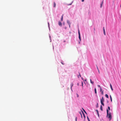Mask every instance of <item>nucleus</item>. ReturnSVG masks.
Returning <instances> with one entry per match:
<instances>
[{
	"mask_svg": "<svg viewBox=\"0 0 121 121\" xmlns=\"http://www.w3.org/2000/svg\"><path fill=\"white\" fill-rule=\"evenodd\" d=\"M108 109H107V117H108L109 118V120H111L112 118V116L110 112H109V113L108 110H110V108L108 106Z\"/></svg>",
	"mask_w": 121,
	"mask_h": 121,
	"instance_id": "nucleus-1",
	"label": "nucleus"
},
{
	"mask_svg": "<svg viewBox=\"0 0 121 121\" xmlns=\"http://www.w3.org/2000/svg\"><path fill=\"white\" fill-rule=\"evenodd\" d=\"M78 37L79 38L80 40V41L79 42V43H80V42L81 41V36H80V32L79 31V30H78Z\"/></svg>",
	"mask_w": 121,
	"mask_h": 121,
	"instance_id": "nucleus-2",
	"label": "nucleus"
},
{
	"mask_svg": "<svg viewBox=\"0 0 121 121\" xmlns=\"http://www.w3.org/2000/svg\"><path fill=\"white\" fill-rule=\"evenodd\" d=\"M58 25L60 27L62 26V23L60 21H59L58 22Z\"/></svg>",
	"mask_w": 121,
	"mask_h": 121,
	"instance_id": "nucleus-3",
	"label": "nucleus"
},
{
	"mask_svg": "<svg viewBox=\"0 0 121 121\" xmlns=\"http://www.w3.org/2000/svg\"><path fill=\"white\" fill-rule=\"evenodd\" d=\"M67 22L69 25L70 24H71L70 21L69 20H67Z\"/></svg>",
	"mask_w": 121,
	"mask_h": 121,
	"instance_id": "nucleus-4",
	"label": "nucleus"
},
{
	"mask_svg": "<svg viewBox=\"0 0 121 121\" xmlns=\"http://www.w3.org/2000/svg\"><path fill=\"white\" fill-rule=\"evenodd\" d=\"M73 83H72L70 85V88H71V89H72V87L73 86Z\"/></svg>",
	"mask_w": 121,
	"mask_h": 121,
	"instance_id": "nucleus-5",
	"label": "nucleus"
},
{
	"mask_svg": "<svg viewBox=\"0 0 121 121\" xmlns=\"http://www.w3.org/2000/svg\"><path fill=\"white\" fill-rule=\"evenodd\" d=\"M96 112H97V114L98 115V117H99V111H98V110H96Z\"/></svg>",
	"mask_w": 121,
	"mask_h": 121,
	"instance_id": "nucleus-6",
	"label": "nucleus"
},
{
	"mask_svg": "<svg viewBox=\"0 0 121 121\" xmlns=\"http://www.w3.org/2000/svg\"><path fill=\"white\" fill-rule=\"evenodd\" d=\"M103 3V1L101 2V3L100 4V8H101L102 7V4Z\"/></svg>",
	"mask_w": 121,
	"mask_h": 121,
	"instance_id": "nucleus-7",
	"label": "nucleus"
},
{
	"mask_svg": "<svg viewBox=\"0 0 121 121\" xmlns=\"http://www.w3.org/2000/svg\"><path fill=\"white\" fill-rule=\"evenodd\" d=\"M101 101L102 102H103L104 101V99L103 97H102V98L101 99L100 102Z\"/></svg>",
	"mask_w": 121,
	"mask_h": 121,
	"instance_id": "nucleus-8",
	"label": "nucleus"
},
{
	"mask_svg": "<svg viewBox=\"0 0 121 121\" xmlns=\"http://www.w3.org/2000/svg\"><path fill=\"white\" fill-rule=\"evenodd\" d=\"M110 86L111 90H112V91H113V89L112 88V86L111 84H110Z\"/></svg>",
	"mask_w": 121,
	"mask_h": 121,
	"instance_id": "nucleus-9",
	"label": "nucleus"
},
{
	"mask_svg": "<svg viewBox=\"0 0 121 121\" xmlns=\"http://www.w3.org/2000/svg\"><path fill=\"white\" fill-rule=\"evenodd\" d=\"M90 81L91 83L92 84H93L94 83V82L93 81H92L91 80V79H90Z\"/></svg>",
	"mask_w": 121,
	"mask_h": 121,
	"instance_id": "nucleus-10",
	"label": "nucleus"
},
{
	"mask_svg": "<svg viewBox=\"0 0 121 121\" xmlns=\"http://www.w3.org/2000/svg\"><path fill=\"white\" fill-rule=\"evenodd\" d=\"M56 6V4L55 2H54L53 3V7H55Z\"/></svg>",
	"mask_w": 121,
	"mask_h": 121,
	"instance_id": "nucleus-11",
	"label": "nucleus"
},
{
	"mask_svg": "<svg viewBox=\"0 0 121 121\" xmlns=\"http://www.w3.org/2000/svg\"><path fill=\"white\" fill-rule=\"evenodd\" d=\"M61 64H62L63 65H64V61L62 60H61L60 62Z\"/></svg>",
	"mask_w": 121,
	"mask_h": 121,
	"instance_id": "nucleus-12",
	"label": "nucleus"
},
{
	"mask_svg": "<svg viewBox=\"0 0 121 121\" xmlns=\"http://www.w3.org/2000/svg\"><path fill=\"white\" fill-rule=\"evenodd\" d=\"M63 15L62 16V17H61V21H63Z\"/></svg>",
	"mask_w": 121,
	"mask_h": 121,
	"instance_id": "nucleus-13",
	"label": "nucleus"
},
{
	"mask_svg": "<svg viewBox=\"0 0 121 121\" xmlns=\"http://www.w3.org/2000/svg\"><path fill=\"white\" fill-rule=\"evenodd\" d=\"M48 28L49 29V30H50V26H49V23L48 22Z\"/></svg>",
	"mask_w": 121,
	"mask_h": 121,
	"instance_id": "nucleus-14",
	"label": "nucleus"
},
{
	"mask_svg": "<svg viewBox=\"0 0 121 121\" xmlns=\"http://www.w3.org/2000/svg\"><path fill=\"white\" fill-rule=\"evenodd\" d=\"M105 96L107 98H108V95H107V94H106L105 95Z\"/></svg>",
	"mask_w": 121,
	"mask_h": 121,
	"instance_id": "nucleus-15",
	"label": "nucleus"
},
{
	"mask_svg": "<svg viewBox=\"0 0 121 121\" xmlns=\"http://www.w3.org/2000/svg\"><path fill=\"white\" fill-rule=\"evenodd\" d=\"M103 31L104 34L105 35L106 34H105V30H103Z\"/></svg>",
	"mask_w": 121,
	"mask_h": 121,
	"instance_id": "nucleus-16",
	"label": "nucleus"
},
{
	"mask_svg": "<svg viewBox=\"0 0 121 121\" xmlns=\"http://www.w3.org/2000/svg\"><path fill=\"white\" fill-rule=\"evenodd\" d=\"M101 104L103 106H104V103H103V102H102V101H101Z\"/></svg>",
	"mask_w": 121,
	"mask_h": 121,
	"instance_id": "nucleus-17",
	"label": "nucleus"
},
{
	"mask_svg": "<svg viewBox=\"0 0 121 121\" xmlns=\"http://www.w3.org/2000/svg\"><path fill=\"white\" fill-rule=\"evenodd\" d=\"M100 109L101 110V111L103 110L102 107V106L101 105L100 106Z\"/></svg>",
	"mask_w": 121,
	"mask_h": 121,
	"instance_id": "nucleus-18",
	"label": "nucleus"
},
{
	"mask_svg": "<svg viewBox=\"0 0 121 121\" xmlns=\"http://www.w3.org/2000/svg\"><path fill=\"white\" fill-rule=\"evenodd\" d=\"M95 93L96 94L97 93L96 90V88H95Z\"/></svg>",
	"mask_w": 121,
	"mask_h": 121,
	"instance_id": "nucleus-19",
	"label": "nucleus"
},
{
	"mask_svg": "<svg viewBox=\"0 0 121 121\" xmlns=\"http://www.w3.org/2000/svg\"><path fill=\"white\" fill-rule=\"evenodd\" d=\"M81 83H82V88H83V82H81Z\"/></svg>",
	"mask_w": 121,
	"mask_h": 121,
	"instance_id": "nucleus-20",
	"label": "nucleus"
},
{
	"mask_svg": "<svg viewBox=\"0 0 121 121\" xmlns=\"http://www.w3.org/2000/svg\"><path fill=\"white\" fill-rule=\"evenodd\" d=\"M110 99H111V102H112V97H111V95H110Z\"/></svg>",
	"mask_w": 121,
	"mask_h": 121,
	"instance_id": "nucleus-21",
	"label": "nucleus"
},
{
	"mask_svg": "<svg viewBox=\"0 0 121 121\" xmlns=\"http://www.w3.org/2000/svg\"><path fill=\"white\" fill-rule=\"evenodd\" d=\"M98 87H99L100 88V86L99 85H97Z\"/></svg>",
	"mask_w": 121,
	"mask_h": 121,
	"instance_id": "nucleus-22",
	"label": "nucleus"
},
{
	"mask_svg": "<svg viewBox=\"0 0 121 121\" xmlns=\"http://www.w3.org/2000/svg\"><path fill=\"white\" fill-rule=\"evenodd\" d=\"M73 2V1L70 4H68V5H71L72 4Z\"/></svg>",
	"mask_w": 121,
	"mask_h": 121,
	"instance_id": "nucleus-23",
	"label": "nucleus"
},
{
	"mask_svg": "<svg viewBox=\"0 0 121 121\" xmlns=\"http://www.w3.org/2000/svg\"><path fill=\"white\" fill-rule=\"evenodd\" d=\"M101 94H102V95H103V91H102V92H101Z\"/></svg>",
	"mask_w": 121,
	"mask_h": 121,
	"instance_id": "nucleus-24",
	"label": "nucleus"
},
{
	"mask_svg": "<svg viewBox=\"0 0 121 121\" xmlns=\"http://www.w3.org/2000/svg\"><path fill=\"white\" fill-rule=\"evenodd\" d=\"M87 119H88V121H90V120H89V118L88 117H87Z\"/></svg>",
	"mask_w": 121,
	"mask_h": 121,
	"instance_id": "nucleus-25",
	"label": "nucleus"
},
{
	"mask_svg": "<svg viewBox=\"0 0 121 121\" xmlns=\"http://www.w3.org/2000/svg\"><path fill=\"white\" fill-rule=\"evenodd\" d=\"M100 91H102V88H101V87H100Z\"/></svg>",
	"mask_w": 121,
	"mask_h": 121,
	"instance_id": "nucleus-26",
	"label": "nucleus"
},
{
	"mask_svg": "<svg viewBox=\"0 0 121 121\" xmlns=\"http://www.w3.org/2000/svg\"><path fill=\"white\" fill-rule=\"evenodd\" d=\"M83 116H84V118H85V115H84V113H83Z\"/></svg>",
	"mask_w": 121,
	"mask_h": 121,
	"instance_id": "nucleus-27",
	"label": "nucleus"
},
{
	"mask_svg": "<svg viewBox=\"0 0 121 121\" xmlns=\"http://www.w3.org/2000/svg\"><path fill=\"white\" fill-rule=\"evenodd\" d=\"M77 94V97H79L78 95L77 94Z\"/></svg>",
	"mask_w": 121,
	"mask_h": 121,
	"instance_id": "nucleus-28",
	"label": "nucleus"
},
{
	"mask_svg": "<svg viewBox=\"0 0 121 121\" xmlns=\"http://www.w3.org/2000/svg\"><path fill=\"white\" fill-rule=\"evenodd\" d=\"M77 118L76 117V118H75V121H77Z\"/></svg>",
	"mask_w": 121,
	"mask_h": 121,
	"instance_id": "nucleus-29",
	"label": "nucleus"
},
{
	"mask_svg": "<svg viewBox=\"0 0 121 121\" xmlns=\"http://www.w3.org/2000/svg\"><path fill=\"white\" fill-rule=\"evenodd\" d=\"M49 38H50V41H51V36H50H50H49ZM50 42H51V41H50Z\"/></svg>",
	"mask_w": 121,
	"mask_h": 121,
	"instance_id": "nucleus-30",
	"label": "nucleus"
},
{
	"mask_svg": "<svg viewBox=\"0 0 121 121\" xmlns=\"http://www.w3.org/2000/svg\"><path fill=\"white\" fill-rule=\"evenodd\" d=\"M97 66V69L98 70H99V69H98V67L97 66Z\"/></svg>",
	"mask_w": 121,
	"mask_h": 121,
	"instance_id": "nucleus-31",
	"label": "nucleus"
},
{
	"mask_svg": "<svg viewBox=\"0 0 121 121\" xmlns=\"http://www.w3.org/2000/svg\"><path fill=\"white\" fill-rule=\"evenodd\" d=\"M81 78L82 80H83V81H84V80L83 78L82 77Z\"/></svg>",
	"mask_w": 121,
	"mask_h": 121,
	"instance_id": "nucleus-32",
	"label": "nucleus"
},
{
	"mask_svg": "<svg viewBox=\"0 0 121 121\" xmlns=\"http://www.w3.org/2000/svg\"><path fill=\"white\" fill-rule=\"evenodd\" d=\"M69 28H70V24L69 25Z\"/></svg>",
	"mask_w": 121,
	"mask_h": 121,
	"instance_id": "nucleus-33",
	"label": "nucleus"
},
{
	"mask_svg": "<svg viewBox=\"0 0 121 121\" xmlns=\"http://www.w3.org/2000/svg\"><path fill=\"white\" fill-rule=\"evenodd\" d=\"M98 103H97V105L96 106V107H98Z\"/></svg>",
	"mask_w": 121,
	"mask_h": 121,
	"instance_id": "nucleus-34",
	"label": "nucleus"
},
{
	"mask_svg": "<svg viewBox=\"0 0 121 121\" xmlns=\"http://www.w3.org/2000/svg\"><path fill=\"white\" fill-rule=\"evenodd\" d=\"M98 72H99V73H100V72H99V70H98Z\"/></svg>",
	"mask_w": 121,
	"mask_h": 121,
	"instance_id": "nucleus-35",
	"label": "nucleus"
},
{
	"mask_svg": "<svg viewBox=\"0 0 121 121\" xmlns=\"http://www.w3.org/2000/svg\"><path fill=\"white\" fill-rule=\"evenodd\" d=\"M84 1V0H82V2H83Z\"/></svg>",
	"mask_w": 121,
	"mask_h": 121,
	"instance_id": "nucleus-36",
	"label": "nucleus"
},
{
	"mask_svg": "<svg viewBox=\"0 0 121 121\" xmlns=\"http://www.w3.org/2000/svg\"><path fill=\"white\" fill-rule=\"evenodd\" d=\"M79 83H77V85L78 86H79Z\"/></svg>",
	"mask_w": 121,
	"mask_h": 121,
	"instance_id": "nucleus-37",
	"label": "nucleus"
},
{
	"mask_svg": "<svg viewBox=\"0 0 121 121\" xmlns=\"http://www.w3.org/2000/svg\"><path fill=\"white\" fill-rule=\"evenodd\" d=\"M103 30H105L104 29V27L103 28Z\"/></svg>",
	"mask_w": 121,
	"mask_h": 121,
	"instance_id": "nucleus-38",
	"label": "nucleus"
},
{
	"mask_svg": "<svg viewBox=\"0 0 121 121\" xmlns=\"http://www.w3.org/2000/svg\"><path fill=\"white\" fill-rule=\"evenodd\" d=\"M79 76H80V77H81V75H80V73H79Z\"/></svg>",
	"mask_w": 121,
	"mask_h": 121,
	"instance_id": "nucleus-39",
	"label": "nucleus"
},
{
	"mask_svg": "<svg viewBox=\"0 0 121 121\" xmlns=\"http://www.w3.org/2000/svg\"><path fill=\"white\" fill-rule=\"evenodd\" d=\"M78 78H79V75H78Z\"/></svg>",
	"mask_w": 121,
	"mask_h": 121,
	"instance_id": "nucleus-40",
	"label": "nucleus"
},
{
	"mask_svg": "<svg viewBox=\"0 0 121 121\" xmlns=\"http://www.w3.org/2000/svg\"><path fill=\"white\" fill-rule=\"evenodd\" d=\"M63 42H65V41L64 40V41Z\"/></svg>",
	"mask_w": 121,
	"mask_h": 121,
	"instance_id": "nucleus-41",
	"label": "nucleus"
},
{
	"mask_svg": "<svg viewBox=\"0 0 121 121\" xmlns=\"http://www.w3.org/2000/svg\"><path fill=\"white\" fill-rule=\"evenodd\" d=\"M86 79H85L84 81H86Z\"/></svg>",
	"mask_w": 121,
	"mask_h": 121,
	"instance_id": "nucleus-42",
	"label": "nucleus"
},
{
	"mask_svg": "<svg viewBox=\"0 0 121 121\" xmlns=\"http://www.w3.org/2000/svg\"><path fill=\"white\" fill-rule=\"evenodd\" d=\"M71 90L72 91H73V90H72V89H71Z\"/></svg>",
	"mask_w": 121,
	"mask_h": 121,
	"instance_id": "nucleus-43",
	"label": "nucleus"
},
{
	"mask_svg": "<svg viewBox=\"0 0 121 121\" xmlns=\"http://www.w3.org/2000/svg\"><path fill=\"white\" fill-rule=\"evenodd\" d=\"M84 112L85 113H86V112L84 111Z\"/></svg>",
	"mask_w": 121,
	"mask_h": 121,
	"instance_id": "nucleus-44",
	"label": "nucleus"
},
{
	"mask_svg": "<svg viewBox=\"0 0 121 121\" xmlns=\"http://www.w3.org/2000/svg\"><path fill=\"white\" fill-rule=\"evenodd\" d=\"M69 89V88H68V89Z\"/></svg>",
	"mask_w": 121,
	"mask_h": 121,
	"instance_id": "nucleus-45",
	"label": "nucleus"
},
{
	"mask_svg": "<svg viewBox=\"0 0 121 121\" xmlns=\"http://www.w3.org/2000/svg\"><path fill=\"white\" fill-rule=\"evenodd\" d=\"M81 116L82 117V115L81 114Z\"/></svg>",
	"mask_w": 121,
	"mask_h": 121,
	"instance_id": "nucleus-46",
	"label": "nucleus"
},
{
	"mask_svg": "<svg viewBox=\"0 0 121 121\" xmlns=\"http://www.w3.org/2000/svg\"><path fill=\"white\" fill-rule=\"evenodd\" d=\"M66 27L65 28V29H66Z\"/></svg>",
	"mask_w": 121,
	"mask_h": 121,
	"instance_id": "nucleus-47",
	"label": "nucleus"
}]
</instances>
